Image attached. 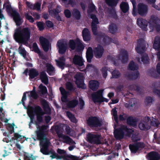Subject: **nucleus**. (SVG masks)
<instances>
[{
	"label": "nucleus",
	"instance_id": "nucleus-1",
	"mask_svg": "<svg viewBox=\"0 0 160 160\" xmlns=\"http://www.w3.org/2000/svg\"><path fill=\"white\" fill-rule=\"evenodd\" d=\"M31 29L28 27L21 29L20 28L15 30L13 34V38L15 41L19 44L18 48L19 53L24 58L27 56V51L22 44L26 45L28 43L31 37Z\"/></svg>",
	"mask_w": 160,
	"mask_h": 160
},
{
	"label": "nucleus",
	"instance_id": "nucleus-2",
	"mask_svg": "<svg viewBox=\"0 0 160 160\" xmlns=\"http://www.w3.org/2000/svg\"><path fill=\"white\" fill-rule=\"evenodd\" d=\"M30 108L35 113H37V121H35V124L37 129L35 131L37 139L46 137L48 133L49 126L48 125H43L40 126L39 124L43 122V111L41 107L39 106H36L35 108L31 107Z\"/></svg>",
	"mask_w": 160,
	"mask_h": 160
},
{
	"label": "nucleus",
	"instance_id": "nucleus-3",
	"mask_svg": "<svg viewBox=\"0 0 160 160\" xmlns=\"http://www.w3.org/2000/svg\"><path fill=\"white\" fill-rule=\"evenodd\" d=\"M37 140L40 142V151L41 152L45 155L51 154L50 157L52 159L56 158L57 160L59 159L61 155L57 154L53 149L50 150H49V147L51 143L50 139L47 137V136Z\"/></svg>",
	"mask_w": 160,
	"mask_h": 160
},
{
	"label": "nucleus",
	"instance_id": "nucleus-4",
	"mask_svg": "<svg viewBox=\"0 0 160 160\" xmlns=\"http://www.w3.org/2000/svg\"><path fill=\"white\" fill-rule=\"evenodd\" d=\"M5 8L7 13L12 18L16 25L17 26L21 25L23 22V20L19 12L12 8L9 2H4L3 9Z\"/></svg>",
	"mask_w": 160,
	"mask_h": 160
},
{
	"label": "nucleus",
	"instance_id": "nucleus-5",
	"mask_svg": "<svg viewBox=\"0 0 160 160\" xmlns=\"http://www.w3.org/2000/svg\"><path fill=\"white\" fill-rule=\"evenodd\" d=\"M87 124L88 127L92 129H95L96 131L100 130V128L103 125L102 120L97 116H91L86 120Z\"/></svg>",
	"mask_w": 160,
	"mask_h": 160
},
{
	"label": "nucleus",
	"instance_id": "nucleus-6",
	"mask_svg": "<svg viewBox=\"0 0 160 160\" xmlns=\"http://www.w3.org/2000/svg\"><path fill=\"white\" fill-rule=\"evenodd\" d=\"M69 47L72 50L76 49L78 52L82 51L84 48V46L82 42L79 38H77L75 41L71 39L68 42Z\"/></svg>",
	"mask_w": 160,
	"mask_h": 160
},
{
	"label": "nucleus",
	"instance_id": "nucleus-7",
	"mask_svg": "<svg viewBox=\"0 0 160 160\" xmlns=\"http://www.w3.org/2000/svg\"><path fill=\"white\" fill-rule=\"evenodd\" d=\"M97 41L99 42H102L104 45H109L112 42L113 39L106 35L105 33L102 32L97 33L96 35Z\"/></svg>",
	"mask_w": 160,
	"mask_h": 160
},
{
	"label": "nucleus",
	"instance_id": "nucleus-8",
	"mask_svg": "<svg viewBox=\"0 0 160 160\" xmlns=\"http://www.w3.org/2000/svg\"><path fill=\"white\" fill-rule=\"evenodd\" d=\"M148 8L147 5L143 3H139L137 6V8L136 10V13L135 14L132 12V14L134 16H136L138 14L142 16H145L148 13Z\"/></svg>",
	"mask_w": 160,
	"mask_h": 160
},
{
	"label": "nucleus",
	"instance_id": "nucleus-9",
	"mask_svg": "<svg viewBox=\"0 0 160 160\" xmlns=\"http://www.w3.org/2000/svg\"><path fill=\"white\" fill-rule=\"evenodd\" d=\"M100 137V135L89 133L87 135V141L91 144H100L101 143Z\"/></svg>",
	"mask_w": 160,
	"mask_h": 160
},
{
	"label": "nucleus",
	"instance_id": "nucleus-10",
	"mask_svg": "<svg viewBox=\"0 0 160 160\" xmlns=\"http://www.w3.org/2000/svg\"><path fill=\"white\" fill-rule=\"evenodd\" d=\"M148 22L150 26L152 24H153L157 32L160 31V19L158 17L154 15L151 16Z\"/></svg>",
	"mask_w": 160,
	"mask_h": 160
},
{
	"label": "nucleus",
	"instance_id": "nucleus-11",
	"mask_svg": "<svg viewBox=\"0 0 160 160\" xmlns=\"http://www.w3.org/2000/svg\"><path fill=\"white\" fill-rule=\"evenodd\" d=\"M90 18L92 19L91 23L92 30L94 35L97 34L98 30L97 25L99 23L98 18L96 15L92 14L90 15Z\"/></svg>",
	"mask_w": 160,
	"mask_h": 160
},
{
	"label": "nucleus",
	"instance_id": "nucleus-12",
	"mask_svg": "<svg viewBox=\"0 0 160 160\" xmlns=\"http://www.w3.org/2000/svg\"><path fill=\"white\" fill-rule=\"evenodd\" d=\"M39 42L43 50L45 52L48 51L50 47L49 41L46 38L41 36L39 38Z\"/></svg>",
	"mask_w": 160,
	"mask_h": 160
},
{
	"label": "nucleus",
	"instance_id": "nucleus-13",
	"mask_svg": "<svg viewBox=\"0 0 160 160\" xmlns=\"http://www.w3.org/2000/svg\"><path fill=\"white\" fill-rule=\"evenodd\" d=\"M144 146L143 143L141 142H136L133 144H130L129 145V148L132 153H135L139 149L144 148Z\"/></svg>",
	"mask_w": 160,
	"mask_h": 160
},
{
	"label": "nucleus",
	"instance_id": "nucleus-14",
	"mask_svg": "<svg viewBox=\"0 0 160 160\" xmlns=\"http://www.w3.org/2000/svg\"><path fill=\"white\" fill-rule=\"evenodd\" d=\"M146 47V44L145 41L142 38H140L137 47L135 48V50L139 54H142L145 51Z\"/></svg>",
	"mask_w": 160,
	"mask_h": 160
},
{
	"label": "nucleus",
	"instance_id": "nucleus-15",
	"mask_svg": "<svg viewBox=\"0 0 160 160\" xmlns=\"http://www.w3.org/2000/svg\"><path fill=\"white\" fill-rule=\"evenodd\" d=\"M103 90H99L92 93L91 95L92 100L94 103H100L103 95Z\"/></svg>",
	"mask_w": 160,
	"mask_h": 160
},
{
	"label": "nucleus",
	"instance_id": "nucleus-16",
	"mask_svg": "<svg viewBox=\"0 0 160 160\" xmlns=\"http://www.w3.org/2000/svg\"><path fill=\"white\" fill-rule=\"evenodd\" d=\"M104 49L101 45L98 44L97 47L93 48V52L94 56L97 58H100L103 54Z\"/></svg>",
	"mask_w": 160,
	"mask_h": 160
},
{
	"label": "nucleus",
	"instance_id": "nucleus-17",
	"mask_svg": "<svg viewBox=\"0 0 160 160\" xmlns=\"http://www.w3.org/2000/svg\"><path fill=\"white\" fill-rule=\"evenodd\" d=\"M57 46L58 49V52L59 54H63L66 52L68 48V44L67 43H64L61 40H59L57 42Z\"/></svg>",
	"mask_w": 160,
	"mask_h": 160
},
{
	"label": "nucleus",
	"instance_id": "nucleus-18",
	"mask_svg": "<svg viewBox=\"0 0 160 160\" xmlns=\"http://www.w3.org/2000/svg\"><path fill=\"white\" fill-rule=\"evenodd\" d=\"M74 78L76 79L75 83L77 84L78 87L84 89L83 87L85 84L83 76L80 74H76L74 76Z\"/></svg>",
	"mask_w": 160,
	"mask_h": 160
},
{
	"label": "nucleus",
	"instance_id": "nucleus-19",
	"mask_svg": "<svg viewBox=\"0 0 160 160\" xmlns=\"http://www.w3.org/2000/svg\"><path fill=\"white\" fill-rule=\"evenodd\" d=\"M115 138L117 140H121L123 138L124 135V132L122 129V126L120 128L115 129L113 132Z\"/></svg>",
	"mask_w": 160,
	"mask_h": 160
},
{
	"label": "nucleus",
	"instance_id": "nucleus-20",
	"mask_svg": "<svg viewBox=\"0 0 160 160\" xmlns=\"http://www.w3.org/2000/svg\"><path fill=\"white\" fill-rule=\"evenodd\" d=\"M137 23L138 25L143 30L146 31L148 23V22L142 18H138L137 20Z\"/></svg>",
	"mask_w": 160,
	"mask_h": 160
},
{
	"label": "nucleus",
	"instance_id": "nucleus-21",
	"mask_svg": "<svg viewBox=\"0 0 160 160\" xmlns=\"http://www.w3.org/2000/svg\"><path fill=\"white\" fill-rule=\"evenodd\" d=\"M147 158L148 160H160V155L156 151H152L148 153Z\"/></svg>",
	"mask_w": 160,
	"mask_h": 160
},
{
	"label": "nucleus",
	"instance_id": "nucleus-22",
	"mask_svg": "<svg viewBox=\"0 0 160 160\" xmlns=\"http://www.w3.org/2000/svg\"><path fill=\"white\" fill-rule=\"evenodd\" d=\"M118 58L120 59L122 63H127L128 59V55L127 51L124 49L122 50L121 51L120 54Z\"/></svg>",
	"mask_w": 160,
	"mask_h": 160
},
{
	"label": "nucleus",
	"instance_id": "nucleus-23",
	"mask_svg": "<svg viewBox=\"0 0 160 160\" xmlns=\"http://www.w3.org/2000/svg\"><path fill=\"white\" fill-rule=\"evenodd\" d=\"M73 62L75 65L80 67L84 66L82 57L78 55H75L73 58Z\"/></svg>",
	"mask_w": 160,
	"mask_h": 160
},
{
	"label": "nucleus",
	"instance_id": "nucleus-24",
	"mask_svg": "<svg viewBox=\"0 0 160 160\" xmlns=\"http://www.w3.org/2000/svg\"><path fill=\"white\" fill-rule=\"evenodd\" d=\"M59 90L62 95V96L61 98V101L62 102H67L68 101V96L69 94V92L66 91L65 89L62 87L59 88Z\"/></svg>",
	"mask_w": 160,
	"mask_h": 160
},
{
	"label": "nucleus",
	"instance_id": "nucleus-25",
	"mask_svg": "<svg viewBox=\"0 0 160 160\" xmlns=\"http://www.w3.org/2000/svg\"><path fill=\"white\" fill-rule=\"evenodd\" d=\"M82 36L83 40L85 42H88L91 39V35L88 29L84 28L82 32Z\"/></svg>",
	"mask_w": 160,
	"mask_h": 160
},
{
	"label": "nucleus",
	"instance_id": "nucleus-26",
	"mask_svg": "<svg viewBox=\"0 0 160 160\" xmlns=\"http://www.w3.org/2000/svg\"><path fill=\"white\" fill-rule=\"evenodd\" d=\"M127 77L129 80H135L140 76V73L138 71L131 72L127 73Z\"/></svg>",
	"mask_w": 160,
	"mask_h": 160
},
{
	"label": "nucleus",
	"instance_id": "nucleus-27",
	"mask_svg": "<svg viewBox=\"0 0 160 160\" xmlns=\"http://www.w3.org/2000/svg\"><path fill=\"white\" fill-rule=\"evenodd\" d=\"M27 139L24 136L20 135L18 133H14V137L11 138L9 141H13L15 140H16L18 141H20L22 142L25 140H27Z\"/></svg>",
	"mask_w": 160,
	"mask_h": 160
},
{
	"label": "nucleus",
	"instance_id": "nucleus-28",
	"mask_svg": "<svg viewBox=\"0 0 160 160\" xmlns=\"http://www.w3.org/2000/svg\"><path fill=\"white\" fill-rule=\"evenodd\" d=\"M99 85V83L97 81L92 80L89 82V87L93 91H96L98 89Z\"/></svg>",
	"mask_w": 160,
	"mask_h": 160
},
{
	"label": "nucleus",
	"instance_id": "nucleus-29",
	"mask_svg": "<svg viewBox=\"0 0 160 160\" xmlns=\"http://www.w3.org/2000/svg\"><path fill=\"white\" fill-rule=\"evenodd\" d=\"M93 57V52L92 48L91 47H89L86 53V58L87 61L88 63L91 62L92 59Z\"/></svg>",
	"mask_w": 160,
	"mask_h": 160
},
{
	"label": "nucleus",
	"instance_id": "nucleus-30",
	"mask_svg": "<svg viewBox=\"0 0 160 160\" xmlns=\"http://www.w3.org/2000/svg\"><path fill=\"white\" fill-rule=\"evenodd\" d=\"M39 76L42 82L45 85H47L48 83L49 80L46 73L44 71L41 72Z\"/></svg>",
	"mask_w": 160,
	"mask_h": 160
},
{
	"label": "nucleus",
	"instance_id": "nucleus-31",
	"mask_svg": "<svg viewBox=\"0 0 160 160\" xmlns=\"http://www.w3.org/2000/svg\"><path fill=\"white\" fill-rule=\"evenodd\" d=\"M62 159H64V160H79L77 157L67 154L61 155L59 160H61Z\"/></svg>",
	"mask_w": 160,
	"mask_h": 160
},
{
	"label": "nucleus",
	"instance_id": "nucleus-32",
	"mask_svg": "<svg viewBox=\"0 0 160 160\" xmlns=\"http://www.w3.org/2000/svg\"><path fill=\"white\" fill-rule=\"evenodd\" d=\"M56 61L58 67L62 69H63L65 65V58L63 57H61L59 58L58 60H56Z\"/></svg>",
	"mask_w": 160,
	"mask_h": 160
},
{
	"label": "nucleus",
	"instance_id": "nucleus-33",
	"mask_svg": "<svg viewBox=\"0 0 160 160\" xmlns=\"http://www.w3.org/2000/svg\"><path fill=\"white\" fill-rule=\"evenodd\" d=\"M153 48L155 50H160V37L159 36H157L155 37Z\"/></svg>",
	"mask_w": 160,
	"mask_h": 160
},
{
	"label": "nucleus",
	"instance_id": "nucleus-34",
	"mask_svg": "<svg viewBox=\"0 0 160 160\" xmlns=\"http://www.w3.org/2000/svg\"><path fill=\"white\" fill-rule=\"evenodd\" d=\"M140 129L142 130H148L150 128V126L148 122L144 121L141 122L138 125Z\"/></svg>",
	"mask_w": 160,
	"mask_h": 160
},
{
	"label": "nucleus",
	"instance_id": "nucleus-35",
	"mask_svg": "<svg viewBox=\"0 0 160 160\" xmlns=\"http://www.w3.org/2000/svg\"><path fill=\"white\" fill-rule=\"evenodd\" d=\"M38 75V72L35 69L32 68L29 71V75L30 79H33L37 77Z\"/></svg>",
	"mask_w": 160,
	"mask_h": 160
},
{
	"label": "nucleus",
	"instance_id": "nucleus-36",
	"mask_svg": "<svg viewBox=\"0 0 160 160\" xmlns=\"http://www.w3.org/2000/svg\"><path fill=\"white\" fill-rule=\"evenodd\" d=\"M108 30L112 34H114L117 32L118 30V28L116 24L112 23L109 25Z\"/></svg>",
	"mask_w": 160,
	"mask_h": 160
},
{
	"label": "nucleus",
	"instance_id": "nucleus-37",
	"mask_svg": "<svg viewBox=\"0 0 160 160\" xmlns=\"http://www.w3.org/2000/svg\"><path fill=\"white\" fill-rule=\"evenodd\" d=\"M120 8L124 13H126L128 11L129 5L127 2H122L120 5Z\"/></svg>",
	"mask_w": 160,
	"mask_h": 160
},
{
	"label": "nucleus",
	"instance_id": "nucleus-38",
	"mask_svg": "<svg viewBox=\"0 0 160 160\" xmlns=\"http://www.w3.org/2000/svg\"><path fill=\"white\" fill-rule=\"evenodd\" d=\"M119 0H105L107 5L112 8H114L116 7Z\"/></svg>",
	"mask_w": 160,
	"mask_h": 160
},
{
	"label": "nucleus",
	"instance_id": "nucleus-39",
	"mask_svg": "<svg viewBox=\"0 0 160 160\" xmlns=\"http://www.w3.org/2000/svg\"><path fill=\"white\" fill-rule=\"evenodd\" d=\"M62 138L63 139V142L68 144H73L75 143L73 140L68 136L63 135H62Z\"/></svg>",
	"mask_w": 160,
	"mask_h": 160
},
{
	"label": "nucleus",
	"instance_id": "nucleus-40",
	"mask_svg": "<svg viewBox=\"0 0 160 160\" xmlns=\"http://www.w3.org/2000/svg\"><path fill=\"white\" fill-rule=\"evenodd\" d=\"M47 72L50 76L53 75L55 72V68L50 64L48 63L46 65Z\"/></svg>",
	"mask_w": 160,
	"mask_h": 160
},
{
	"label": "nucleus",
	"instance_id": "nucleus-41",
	"mask_svg": "<svg viewBox=\"0 0 160 160\" xmlns=\"http://www.w3.org/2000/svg\"><path fill=\"white\" fill-rule=\"evenodd\" d=\"M138 69V65L133 61L130 62L128 66V69L131 71L137 70Z\"/></svg>",
	"mask_w": 160,
	"mask_h": 160
},
{
	"label": "nucleus",
	"instance_id": "nucleus-42",
	"mask_svg": "<svg viewBox=\"0 0 160 160\" xmlns=\"http://www.w3.org/2000/svg\"><path fill=\"white\" fill-rule=\"evenodd\" d=\"M78 100L74 99L69 101L67 103V106L69 108H74L78 104Z\"/></svg>",
	"mask_w": 160,
	"mask_h": 160
},
{
	"label": "nucleus",
	"instance_id": "nucleus-43",
	"mask_svg": "<svg viewBox=\"0 0 160 160\" xmlns=\"http://www.w3.org/2000/svg\"><path fill=\"white\" fill-rule=\"evenodd\" d=\"M41 104L44 111L50 109L48 102L45 99L41 100L40 101Z\"/></svg>",
	"mask_w": 160,
	"mask_h": 160
},
{
	"label": "nucleus",
	"instance_id": "nucleus-44",
	"mask_svg": "<svg viewBox=\"0 0 160 160\" xmlns=\"http://www.w3.org/2000/svg\"><path fill=\"white\" fill-rule=\"evenodd\" d=\"M72 14L73 17L76 20H79L81 17L80 12L77 9H74L73 10Z\"/></svg>",
	"mask_w": 160,
	"mask_h": 160
},
{
	"label": "nucleus",
	"instance_id": "nucleus-45",
	"mask_svg": "<svg viewBox=\"0 0 160 160\" xmlns=\"http://www.w3.org/2000/svg\"><path fill=\"white\" fill-rule=\"evenodd\" d=\"M66 114L67 117L68 118L71 122L75 123L77 122V119L74 115L72 114L71 112L69 111H67L66 112Z\"/></svg>",
	"mask_w": 160,
	"mask_h": 160
},
{
	"label": "nucleus",
	"instance_id": "nucleus-46",
	"mask_svg": "<svg viewBox=\"0 0 160 160\" xmlns=\"http://www.w3.org/2000/svg\"><path fill=\"white\" fill-rule=\"evenodd\" d=\"M112 78L117 79L120 78L121 75L120 72L117 70L115 69L111 72Z\"/></svg>",
	"mask_w": 160,
	"mask_h": 160
},
{
	"label": "nucleus",
	"instance_id": "nucleus-47",
	"mask_svg": "<svg viewBox=\"0 0 160 160\" xmlns=\"http://www.w3.org/2000/svg\"><path fill=\"white\" fill-rule=\"evenodd\" d=\"M107 59L113 62L115 66H118L119 65L118 60L114 57L111 55H108L107 56Z\"/></svg>",
	"mask_w": 160,
	"mask_h": 160
},
{
	"label": "nucleus",
	"instance_id": "nucleus-48",
	"mask_svg": "<svg viewBox=\"0 0 160 160\" xmlns=\"http://www.w3.org/2000/svg\"><path fill=\"white\" fill-rule=\"evenodd\" d=\"M127 122L128 125L133 126L136 124V121L133 117L130 116L127 118Z\"/></svg>",
	"mask_w": 160,
	"mask_h": 160
},
{
	"label": "nucleus",
	"instance_id": "nucleus-49",
	"mask_svg": "<svg viewBox=\"0 0 160 160\" xmlns=\"http://www.w3.org/2000/svg\"><path fill=\"white\" fill-rule=\"evenodd\" d=\"M15 124L12 123L11 124L10 123H8L7 126L6 128L7 130L9 131V133L12 134L13 132H14V126Z\"/></svg>",
	"mask_w": 160,
	"mask_h": 160
},
{
	"label": "nucleus",
	"instance_id": "nucleus-50",
	"mask_svg": "<svg viewBox=\"0 0 160 160\" xmlns=\"http://www.w3.org/2000/svg\"><path fill=\"white\" fill-rule=\"evenodd\" d=\"M122 126L123 131H125L126 132L128 136L131 135L132 132H134L133 130L132 129L128 128L126 126L123 125Z\"/></svg>",
	"mask_w": 160,
	"mask_h": 160
},
{
	"label": "nucleus",
	"instance_id": "nucleus-51",
	"mask_svg": "<svg viewBox=\"0 0 160 160\" xmlns=\"http://www.w3.org/2000/svg\"><path fill=\"white\" fill-rule=\"evenodd\" d=\"M67 89L71 91H74L75 89L74 88L73 84L70 82H67L66 84Z\"/></svg>",
	"mask_w": 160,
	"mask_h": 160
},
{
	"label": "nucleus",
	"instance_id": "nucleus-52",
	"mask_svg": "<svg viewBox=\"0 0 160 160\" xmlns=\"http://www.w3.org/2000/svg\"><path fill=\"white\" fill-rule=\"evenodd\" d=\"M108 67L106 66L103 67L101 70L102 77L104 78H106L108 75Z\"/></svg>",
	"mask_w": 160,
	"mask_h": 160
},
{
	"label": "nucleus",
	"instance_id": "nucleus-53",
	"mask_svg": "<svg viewBox=\"0 0 160 160\" xmlns=\"http://www.w3.org/2000/svg\"><path fill=\"white\" fill-rule=\"evenodd\" d=\"M109 14L115 19H117L118 17L116 12L114 8H112L109 11Z\"/></svg>",
	"mask_w": 160,
	"mask_h": 160
},
{
	"label": "nucleus",
	"instance_id": "nucleus-54",
	"mask_svg": "<svg viewBox=\"0 0 160 160\" xmlns=\"http://www.w3.org/2000/svg\"><path fill=\"white\" fill-rule=\"evenodd\" d=\"M39 88L41 90V92L42 94L44 95L47 93L48 90L46 87L41 84L39 86Z\"/></svg>",
	"mask_w": 160,
	"mask_h": 160
},
{
	"label": "nucleus",
	"instance_id": "nucleus-55",
	"mask_svg": "<svg viewBox=\"0 0 160 160\" xmlns=\"http://www.w3.org/2000/svg\"><path fill=\"white\" fill-rule=\"evenodd\" d=\"M142 61L144 64L148 63L149 62V58L147 54H144L141 58Z\"/></svg>",
	"mask_w": 160,
	"mask_h": 160
},
{
	"label": "nucleus",
	"instance_id": "nucleus-56",
	"mask_svg": "<svg viewBox=\"0 0 160 160\" xmlns=\"http://www.w3.org/2000/svg\"><path fill=\"white\" fill-rule=\"evenodd\" d=\"M37 26L40 31L43 30L45 28L44 23L43 22H37Z\"/></svg>",
	"mask_w": 160,
	"mask_h": 160
},
{
	"label": "nucleus",
	"instance_id": "nucleus-57",
	"mask_svg": "<svg viewBox=\"0 0 160 160\" xmlns=\"http://www.w3.org/2000/svg\"><path fill=\"white\" fill-rule=\"evenodd\" d=\"M32 48L33 51L37 53H40V50L38 45L36 42H34L32 44Z\"/></svg>",
	"mask_w": 160,
	"mask_h": 160
},
{
	"label": "nucleus",
	"instance_id": "nucleus-58",
	"mask_svg": "<svg viewBox=\"0 0 160 160\" xmlns=\"http://www.w3.org/2000/svg\"><path fill=\"white\" fill-rule=\"evenodd\" d=\"M88 8L89 10L87 11L88 14L89 13V12H91L94 11L96 9L95 6L93 3H91L88 6Z\"/></svg>",
	"mask_w": 160,
	"mask_h": 160
},
{
	"label": "nucleus",
	"instance_id": "nucleus-59",
	"mask_svg": "<svg viewBox=\"0 0 160 160\" xmlns=\"http://www.w3.org/2000/svg\"><path fill=\"white\" fill-rule=\"evenodd\" d=\"M25 17L31 23H33L34 22V19L33 17L29 14L26 13L25 14Z\"/></svg>",
	"mask_w": 160,
	"mask_h": 160
},
{
	"label": "nucleus",
	"instance_id": "nucleus-60",
	"mask_svg": "<svg viewBox=\"0 0 160 160\" xmlns=\"http://www.w3.org/2000/svg\"><path fill=\"white\" fill-rule=\"evenodd\" d=\"M27 92H24L23 95V96L22 98L21 101L19 102L20 104L22 103L24 107H25V101L26 100V93H27Z\"/></svg>",
	"mask_w": 160,
	"mask_h": 160
},
{
	"label": "nucleus",
	"instance_id": "nucleus-61",
	"mask_svg": "<svg viewBox=\"0 0 160 160\" xmlns=\"http://www.w3.org/2000/svg\"><path fill=\"white\" fill-rule=\"evenodd\" d=\"M119 119L120 121H123L127 120V118H128V115L124 113H123L122 114H120L119 116Z\"/></svg>",
	"mask_w": 160,
	"mask_h": 160
},
{
	"label": "nucleus",
	"instance_id": "nucleus-62",
	"mask_svg": "<svg viewBox=\"0 0 160 160\" xmlns=\"http://www.w3.org/2000/svg\"><path fill=\"white\" fill-rule=\"evenodd\" d=\"M65 16L67 18H69L71 16V13L70 10L66 9L64 10V12Z\"/></svg>",
	"mask_w": 160,
	"mask_h": 160
},
{
	"label": "nucleus",
	"instance_id": "nucleus-63",
	"mask_svg": "<svg viewBox=\"0 0 160 160\" xmlns=\"http://www.w3.org/2000/svg\"><path fill=\"white\" fill-rule=\"evenodd\" d=\"M24 159L25 160H35L36 158L32 155H28L24 156Z\"/></svg>",
	"mask_w": 160,
	"mask_h": 160
},
{
	"label": "nucleus",
	"instance_id": "nucleus-64",
	"mask_svg": "<svg viewBox=\"0 0 160 160\" xmlns=\"http://www.w3.org/2000/svg\"><path fill=\"white\" fill-rule=\"evenodd\" d=\"M41 4L39 2H37L34 4L33 6V9H36L37 10H39L40 9Z\"/></svg>",
	"mask_w": 160,
	"mask_h": 160
}]
</instances>
